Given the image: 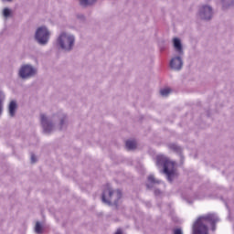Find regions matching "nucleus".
Masks as SVG:
<instances>
[{
  "instance_id": "nucleus-23",
  "label": "nucleus",
  "mask_w": 234,
  "mask_h": 234,
  "mask_svg": "<svg viewBox=\"0 0 234 234\" xmlns=\"http://www.w3.org/2000/svg\"><path fill=\"white\" fill-rule=\"evenodd\" d=\"M37 159H36V155L34 154H31V163L32 164H36Z\"/></svg>"
},
{
  "instance_id": "nucleus-4",
  "label": "nucleus",
  "mask_w": 234,
  "mask_h": 234,
  "mask_svg": "<svg viewBox=\"0 0 234 234\" xmlns=\"http://www.w3.org/2000/svg\"><path fill=\"white\" fill-rule=\"evenodd\" d=\"M156 164L158 167H163L164 175H166L167 180L172 182L175 176V162L169 160L165 155H157Z\"/></svg>"
},
{
  "instance_id": "nucleus-12",
  "label": "nucleus",
  "mask_w": 234,
  "mask_h": 234,
  "mask_svg": "<svg viewBox=\"0 0 234 234\" xmlns=\"http://www.w3.org/2000/svg\"><path fill=\"white\" fill-rule=\"evenodd\" d=\"M8 110L10 116H16V111H17V102L16 101H11L9 103Z\"/></svg>"
},
{
  "instance_id": "nucleus-20",
  "label": "nucleus",
  "mask_w": 234,
  "mask_h": 234,
  "mask_svg": "<svg viewBox=\"0 0 234 234\" xmlns=\"http://www.w3.org/2000/svg\"><path fill=\"white\" fill-rule=\"evenodd\" d=\"M97 0H86V8L87 6H92V5H94V3H96Z\"/></svg>"
},
{
  "instance_id": "nucleus-19",
  "label": "nucleus",
  "mask_w": 234,
  "mask_h": 234,
  "mask_svg": "<svg viewBox=\"0 0 234 234\" xmlns=\"http://www.w3.org/2000/svg\"><path fill=\"white\" fill-rule=\"evenodd\" d=\"M171 90L169 88L163 89L160 90L161 96H169Z\"/></svg>"
},
{
  "instance_id": "nucleus-11",
  "label": "nucleus",
  "mask_w": 234,
  "mask_h": 234,
  "mask_svg": "<svg viewBox=\"0 0 234 234\" xmlns=\"http://www.w3.org/2000/svg\"><path fill=\"white\" fill-rule=\"evenodd\" d=\"M148 182H149V184L146 185L148 189H153V187H154V186H156V184H162V181L154 178V176H153V175H150L148 176Z\"/></svg>"
},
{
  "instance_id": "nucleus-13",
  "label": "nucleus",
  "mask_w": 234,
  "mask_h": 234,
  "mask_svg": "<svg viewBox=\"0 0 234 234\" xmlns=\"http://www.w3.org/2000/svg\"><path fill=\"white\" fill-rule=\"evenodd\" d=\"M5 100H6V95L3 90H0V116L3 114V109L5 107Z\"/></svg>"
},
{
  "instance_id": "nucleus-9",
  "label": "nucleus",
  "mask_w": 234,
  "mask_h": 234,
  "mask_svg": "<svg viewBox=\"0 0 234 234\" xmlns=\"http://www.w3.org/2000/svg\"><path fill=\"white\" fill-rule=\"evenodd\" d=\"M184 55H177L171 58L170 60V68L172 70H182V67H184V60L182 57Z\"/></svg>"
},
{
  "instance_id": "nucleus-7",
  "label": "nucleus",
  "mask_w": 234,
  "mask_h": 234,
  "mask_svg": "<svg viewBox=\"0 0 234 234\" xmlns=\"http://www.w3.org/2000/svg\"><path fill=\"white\" fill-rule=\"evenodd\" d=\"M37 74V69L30 64H24L21 66L18 75L22 80H30V78H34Z\"/></svg>"
},
{
  "instance_id": "nucleus-5",
  "label": "nucleus",
  "mask_w": 234,
  "mask_h": 234,
  "mask_svg": "<svg viewBox=\"0 0 234 234\" xmlns=\"http://www.w3.org/2000/svg\"><path fill=\"white\" fill-rule=\"evenodd\" d=\"M122 198V191L120 189L112 190L111 185H107L102 192L101 201L107 206L114 204L118 206V202Z\"/></svg>"
},
{
  "instance_id": "nucleus-18",
  "label": "nucleus",
  "mask_w": 234,
  "mask_h": 234,
  "mask_svg": "<svg viewBox=\"0 0 234 234\" xmlns=\"http://www.w3.org/2000/svg\"><path fill=\"white\" fill-rule=\"evenodd\" d=\"M35 231L37 234L43 233V227H41V223H39V222L36 223Z\"/></svg>"
},
{
  "instance_id": "nucleus-3",
  "label": "nucleus",
  "mask_w": 234,
  "mask_h": 234,
  "mask_svg": "<svg viewBox=\"0 0 234 234\" xmlns=\"http://www.w3.org/2000/svg\"><path fill=\"white\" fill-rule=\"evenodd\" d=\"M76 45V37L65 31L61 32L57 38V47L64 52H70Z\"/></svg>"
},
{
  "instance_id": "nucleus-2",
  "label": "nucleus",
  "mask_w": 234,
  "mask_h": 234,
  "mask_svg": "<svg viewBox=\"0 0 234 234\" xmlns=\"http://www.w3.org/2000/svg\"><path fill=\"white\" fill-rule=\"evenodd\" d=\"M219 221L220 218H218L217 214H207L206 216L199 217L193 225V234H207L209 231V229L207 228L208 224L212 226V231H215V229H217L215 224Z\"/></svg>"
},
{
  "instance_id": "nucleus-15",
  "label": "nucleus",
  "mask_w": 234,
  "mask_h": 234,
  "mask_svg": "<svg viewBox=\"0 0 234 234\" xmlns=\"http://www.w3.org/2000/svg\"><path fill=\"white\" fill-rule=\"evenodd\" d=\"M126 147L129 150L136 149V142L135 141H126Z\"/></svg>"
},
{
  "instance_id": "nucleus-24",
  "label": "nucleus",
  "mask_w": 234,
  "mask_h": 234,
  "mask_svg": "<svg viewBox=\"0 0 234 234\" xmlns=\"http://www.w3.org/2000/svg\"><path fill=\"white\" fill-rule=\"evenodd\" d=\"M154 195H155V197H158L159 195H162V191H160L159 189H155Z\"/></svg>"
},
{
  "instance_id": "nucleus-14",
  "label": "nucleus",
  "mask_w": 234,
  "mask_h": 234,
  "mask_svg": "<svg viewBox=\"0 0 234 234\" xmlns=\"http://www.w3.org/2000/svg\"><path fill=\"white\" fill-rule=\"evenodd\" d=\"M223 8H229V6H234V0H221Z\"/></svg>"
},
{
  "instance_id": "nucleus-8",
  "label": "nucleus",
  "mask_w": 234,
  "mask_h": 234,
  "mask_svg": "<svg viewBox=\"0 0 234 234\" xmlns=\"http://www.w3.org/2000/svg\"><path fill=\"white\" fill-rule=\"evenodd\" d=\"M197 16L204 21H209L213 18V7L207 5H201L198 9Z\"/></svg>"
},
{
  "instance_id": "nucleus-1",
  "label": "nucleus",
  "mask_w": 234,
  "mask_h": 234,
  "mask_svg": "<svg viewBox=\"0 0 234 234\" xmlns=\"http://www.w3.org/2000/svg\"><path fill=\"white\" fill-rule=\"evenodd\" d=\"M40 123L43 128V132L46 134H50L53 131H64V129H67L69 118L67 117V114L63 112L53 114L51 117L41 114Z\"/></svg>"
},
{
  "instance_id": "nucleus-10",
  "label": "nucleus",
  "mask_w": 234,
  "mask_h": 234,
  "mask_svg": "<svg viewBox=\"0 0 234 234\" xmlns=\"http://www.w3.org/2000/svg\"><path fill=\"white\" fill-rule=\"evenodd\" d=\"M173 47L178 56H184V47L182 46V40H180V38H173Z\"/></svg>"
},
{
  "instance_id": "nucleus-25",
  "label": "nucleus",
  "mask_w": 234,
  "mask_h": 234,
  "mask_svg": "<svg viewBox=\"0 0 234 234\" xmlns=\"http://www.w3.org/2000/svg\"><path fill=\"white\" fill-rule=\"evenodd\" d=\"M115 234H122V229H117Z\"/></svg>"
},
{
  "instance_id": "nucleus-17",
  "label": "nucleus",
  "mask_w": 234,
  "mask_h": 234,
  "mask_svg": "<svg viewBox=\"0 0 234 234\" xmlns=\"http://www.w3.org/2000/svg\"><path fill=\"white\" fill-rule=\"evenodd\" d=\"M3 16H4V17H5V18L10 17V16H12V10H10V8H7V7L4 8V10H3Z\"/></svg>"
},
{
  "instance_id": "nucleus-6",
  "label": "nucleus",
  "mask_w": 234,
  "mask_h": 234,
  "mask_svg": "<svg viewBox=\"0 0 234 234\" xmlns=\"http://www.w3.org/2000/svg\"><path fill=\"white\" fill-rule=\"evenodd\" d=\"M50 39V31L46 27H40L37 29L35 33V40L38 45L45 47L48 44Z\"/></svg>"
},
{
  "instance_id": "nucleus-21",
  "label": "nucleus",
  "mask_w": 234,
  "mask_h": 234,
  "mask_svg": "<svg viewBox=\"0 0 234 234\" xmlns=\"http://www.w3.org/2000/svg\"><path fill=\"white\" fill-rule=\"evenodd\" d=\"M80 6L87 8V0H79Z\"/></svg>"
},
{
  "instance_id": "nucleus-26",
  "label": "nucleus",
  "mask_w": 234,
  "mask_h": 234,
  "mask_svg": "<svg viewBox=\"0 0 234 234\" xmlns=\"http://www.w3.org/2000/svg\"><path fill=\"white\" fill-rule=\"evenodd\" d=\"M4 3H12V0H2Z\"/></svg>"
},
{
  "instance_id": "nucleus-22",
  "label": "nucleus",
  "mask_w": 234,
  "mask_h": 234,
  "mask_svg": "<svg viewBox=\"0 0 234 234\" xmlns=\"http://www.w3.org/2000/svg\"><path fill=\"white\" fill-rule=\"evenodd\" d=\"M174 234H184V232H182V229H175Z\"/></svg>"
},
{
  "instance_id": "nucleus-16",
  "label": "nucleus",
  "mask_w": 234,
  "mask_h": 234,
  "mask_svg": "<svg viewBox=\"0 0 234 234\" xmlns=\"http://www.w3.org/2000/svg\"><path fill=\"white\" fill-rule=\"evenodd\" d=\"M168 147L172 151H175L176 153H181V151H182V148L180 146H178L177 144H168Z\"/></svg>"
}]
</instances>
